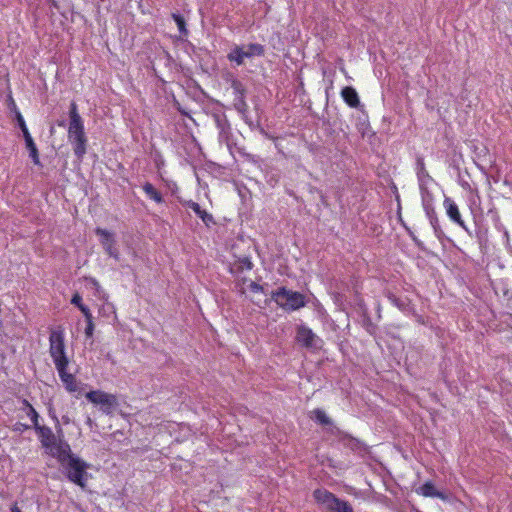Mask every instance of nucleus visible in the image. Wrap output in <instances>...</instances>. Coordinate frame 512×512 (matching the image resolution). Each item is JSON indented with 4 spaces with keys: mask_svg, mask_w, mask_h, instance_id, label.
I'll list each match as a JSON object with an SVG mask.
<instances>
[{
    "mask_svg": "<svg viewBox=\"0 0 512 512\" xmlns=\"http://www.w3.org/2000/svg\"><path fill=\"white\" fill-rule=\"evenodd\" d=\"M443 207L446 211V215L453 223L457 224L463 229H467L465 221L463 220L462 215L460 213L459 207L452 198L445 196L443 201Z\"/></svg>",
    "mask_w": 512,
    "mask_h": 512,
    "instance_id": "7",
    "label": "nucleus"
},
{
    "mask_svg": "<svg viewBox=\"0 0 512 512\" xmlns=\"http://www.w3.org/2000/svg\"><path fill=\"white\" fill-rule=\"evenodd\" d=\"M249 288L253 293H262L263 292V287L254 281H252L250 283Z\"/></svg>",
    "mask_w": 512,
    "mask_h": 512,
    "instance_id": "30",
    "label": "nucleus"
},
{
    "mask_svg": "<svg viewBox=\"0 0 512 512\" xmlns=\"http://www.w3.org/2000/svg\"><path fill=\"white\" fill-rule=\"evenodd\" d=\"M7 105H8V108L13 112V113H16V111H19L17 105H16V102L12 96V94L10 93L8 95V98H7Z\"/></svg>",
    "mask_w": 512,
    "mask_h": 512,
    "instance_id": "28",
    "label": "nucleus"
},
{
    "mask_svg": "<svg viewBox=\"0 0 512 512\" xmlns=\"http://www.w3.org/2000/svg\"><path fill=\"white\" fill-rule=\"evenodd\" d=\"M316 339V335L313 333V331L304 326L301 325L297 329L296 334V341L301 344L302 346L306 348H311L314 346V340Z\"/></svg>",
    "mask_w": 512,
    "mask_h": 512,
    "instance_id": "9",
    "label": "nucleus"
},
{
    "mask_svg": "<svg viewBox=\"0 0 512 512\" xmlns=\"http://www.w3.org/2000/svg\"><path fill=\"white\" fill-rule=\"evenodd\" d=\"M94 323L92 324H86V328H85V335L87 338H91L93 336V333H94Z\"/></svg>",
    "mask_w": 512,
    "mask_h": 512,
    "instance_id": "31",
    "label": "nucleus"
},
{
    "mask_svg": "<svg viewBox=\"0 0 512 512\" xmlns=\"http://www.w3.org/2000/svg\"><path fill=\"white\" fill-rule=\"evenodd\" d=\"M143 191L150 199H152L156 203L163 202V197H162L161 193L151 183H149V182L145 183L143 185Z\"/></svg>",
    "mask_w": 512,
    "mask_h": 512,
    "instance_id": "20",
    "label": "nucleus"
},
{
    "mask_svg": "<svg viewBox=\"0 0 512 512\" xmlns=\"http://www.w3.org/2000/svg\"><path fill=\"white\" fill-rule=\"evenodd\" d=\"M35 430L44 448H51L55 444V435L50 427L37 425Z\"/></svg>",
    "mask_w": 512,
    "mask_h": 512,
    "instance_id": "12",
    "label": "nucleus"
},
{
    "mask_svg": "<svg viewBox=\"0 0 512 512\" xmlns=\"http://www.w3.org/2000/svg\"><path fill=\"white\" fill-rule=\"evenodd\" d=\"M247 58L244 53V46H235L227 55V59L240 66L244 63V59Z\"/></svg>",
    "mask_w": 512,
    "mask_h": 512,
    "instance_id": "17",
    "label": "nucleus"
},
{
    "mask_svg": "<svg viewBox=\"0 0 512 512\" xmlns=\"http://www.w3.org/2000/svg\"><path fill=\"white\" fill-rule=\"evenodd\" d=\"M95 233L100 238V243L104 247L111 243H115L114 235L110 231L103 229V228H96Z\"/></svg>",
    "mask_w": 512,
    "mask_h": 512,
    "instance_id": "18",
    "label": "nucleus"
},
{
    "mask_svg": "<svg viewBox=\"0 0 512 512\" xmlns=\"http://www.w3.org/2000/svg\"><path fill=\"white\" fill-rule=\"evenodd\" d=\"M310 418L321 425H330L331 419L327 416L325 411L321 408H316L311 412Z\"/></svg>",
    "mask_w": 512,
    "mask_h": 512,
    "instance_id": "21",
    "label": "nucleus"
},
{
    "mask_svg": "<svg viewBox=\"0 0 512 512\" xmlns=\"http://www.w3.org/2000/svg\"><path fill=\"white\" fill-rule=\"evenodd\" d=\"M313 498L316 503L322 506L326 511L331 512L336 505L341 504V499L334 495L332 492L318 488L313 491Z\"/></svg>",
    "mask_w": 512,
    "mask_h": 512,
    "instance_id": "6",
    "label": "nucleus"
},
{
    "mask_svg": "<svg viewBox=\"0 0 512 512\" xmlns=\"http://www.w3.org/2000/svg\"><path fill=\"white\" fill-rule=\"evenodd\" d=\"M271 298L278 306L285 310L293 311L305 306V297L303 294L287 290L285 287L273 291Z\"/></svg>",
    "mask_w": 512,
    "mask_h": 512,
    "instance_id": "4",
    "label": "nucleus"
},
{
    "mask_svg": "<svg viewBox=\"0 0 512 512\" xmlns=\"http://www.w3.org/2000/svg\"><path fill=\"white\" fill-rule=\"evenodd\" d=\"M68 140L73 146V151L78 159H82L87 151V137L84 122L78 112L77 104L73 101L69 108Z\"/></svg>",
    "mask_w": 512,
    "mask_h": 512,
    "instance_id": "3",
    "label": "nucleus"
},
{
    "mask_svg": "<svg viewBox=\"0 0 512 512\" xmlns=\"http://www.w3.org/2000/svg\"><path fill=\"white\" fill-rule=\"evenodd\" d=\"M57 460L66 478L71 483L85 490L89 478L87 469L90 465L85 460L73 454L69 445H67L66 448H60L58 450Z\"/></svg>",
    "mask_w": 512,
    "mask_h": 512,
    "instance_id": "2",
    "label": "nucleus"
},
{
    "mask_svg": "<svg viewBox=\"0 0 512 512\" xmlns=\"http://www.w3.org/2000/svg\"><path fill=\"white\" fill-rule=\"evenodd\" d=\"M423 207L430 221V224L434 229V232L437 233L439 230V221L435 208L432 204V197L429 195V193H426V196H423Z\"/></svg>",
    "mask_w": 512,
    "mask_h": 512,
    "instance_id": "10",
    "label": "nucleus"
},
{
    "mask_svg": "<svg viewBox=\"0 0 512 512\" xmlns=\"http://www.w3.org/2000/svg\"><path fill=\"white\" fill-rule=\"evenodd\" d=\"M416 493L423 497L439 498L441 500L447 499L444 493L436 489L432 481H426L423 485L416 489Z\"/></svg>",
    "mask_w": 512,
    "mask_h": 512,
    "instance_id": "13",
    "label": "nucleus"
},
{
    "mask_svg": "<svg viewBox=\"0 0 512 512\" xmlns=\"http://www.w3.org/2000/svg\"><path fill=\"white\" fill-rule=\"evenodd\" d=\"M416 175L421 188L427 180H432V177L426 169L424 158L420 156L416 159Z\"/></svg>",
    "mask_w": 512,
    "mask_h": 512,
    "instance_id": "15",
    "label": "nucleus"
},
{
    "mask_svg": "<svg viewBox=\"0 0 512 512\" xmlns=\"http://www.w3.org/2000/svg\"><path fill=\"white\" fill-rule=\"evenodd\" d=\"M49 355L65 389L69 393L77 392L79 389L78 381L74 374L68 372L70 360L66 353L65 332L61 326L50 330Z\"/></svg>",
    "mask_w": 512,
    "mask_h": 512,
    "instance_id": "1",
    "label": "nucleus"
},
{
    "mask_svg": "<svg viewBox=\"0 0 512 512\" xmlns=\"http://www.w3.org/2000/svg\"><path fill=\"white\" fill-rule=\"evenodd\" d=\"M71 304L75 305L76 307H78V309L81 311V307H87L85 304H83V301H82V296L76 292L72 298H71Z\"/></svg>",
    "mask_w": 512,
    "mask_h": 512,
    "instance_id": "27",
    "label": "nucleus"
},
{
    "mask_svg": "<svg viewBox=\"0 0 512 512\" xmlns=\"http://www.w3.org/2000/svg\"><path fill=\"white\" fill-rule=\"evenodd\" d=\"M104 250L110 257L114 258L115 260L119 259V252L115 247V243L107 245L106 247H104Z\"/></svg>",
    "mask_w": 512,
    "mask_h": 512,
    "instance_id": "26",
    "label": "nucleus"
},
{
    "mask_svg": "<svg viewBox=\"0 0 512 512\" xmlns=\"http://www.w3.org/2000/svg\"><path fill=\"white\" fill-rule=\"evenodd\" d=\"M182 204L191 210L203 221V223L209 228L215 224L214 217L211 213L203 210L197 202L193 200H187L182 202Z\"/></svg>",
    "mask_w": 512,
    "mask_h": 512,
    "instance_id": "8",
    "label": "nucleus"
},
{
    "mask_svg": "<svg viewBox=\"0 0 512 512\" xmlns=\"http://www.w3.org/2000/svg\"><path fill=\"white\" fill-rule=\"evenodd\" d=\"M233 87L235 88V90L240 91L241 84L239 82H237V81H234L233 82Z\"/></svg>",
    "mask_w": 512,
    "mask_h": 512,
    "instance_id": "33",
    "label": "nucleus"
},
{
    "mask_svg": "<svg viewBox=\"0 0 512 512\" xmlns=\"http://www.w3.org/2000/svg\"><path fill=\"white\" fill-rule=\"evenodd\" d=\"M81 312L83 313L86 324H92L93 323V316L90 312V309L88 307H81Z\"/></svg>",
    "mask_w": 512,
    "mask_h": 512,
    "instance_id": "29",
    "label": "nucleus"
},
{
    "mask_svg": "<svg viewBox=\"0 0 512 512\" xmlns=\"http://www.w3.org/2000/svg\"><path fill=\"white\" fill-rule=\"evenodd\" d=\"M252 268L253 263L250 258L241 257L230 264L229 272L236 277H240L245 271H250Z\"/></svg>",
    "mask_w": 512,
    "mask_h": 512,
    "instance_id": "11",
    "label": "nucleus"
},
{
    "mask_svg": "<svg viewBox=\"0 0 512 512\" xmlns=\"http://www.w3.org/2000/svg\"><path fill=\"white\" fill-rule=\"evenodd\" d=\"M244 53L247 58H251L254 56H263L265 53L264 46L258 43H250L246 47H244Z\"/></svg>",
    "mask_w": 512,
    "mask_h": 512,
    "instance_id": "19",
    "label": "nucleus"
},
{
    "mask_svg": "<svg viewBox=\"0 0 512 512\" xmlns=\"http://www.w3.org/2000/svg\"><path fill=\"white\" fill-rule=\"evenodd\" d=\"M410 236L412 238V240L414 241V243L418 246V247H422V243L420 240H418V238L412 233L410 232Z\"/></svg>",
    "mask_w": 512,
    "mask_h": 512,
    "instance_id": "32",
    "label": "nucleus"
},
{
    "mask_svg": "<svg viewBox=\"0 0 512 512\" xmlns=\"http://www.w3.org/2000/svg\"><path fill=\"white\" fill-rule=\"evenodd\" d=\"M15 114V119L18 123V126L19 128L21 129L22 133H23V137L24 136H28L30 134L28 128H27V125H26V122L24 120V117L22 116L21 112L20 111H16Z\"/></svg>",
    "mask_w": 512,
    "mask_h": 512,
    "instance_id": "24",
    "label": "nucleus"
},
{
    "mask_svg": "<svg viewBox=\"0 0 512 512\" xmlns=\"http://www.w3.org/2000/svg\"><path fill=\"white\" fill-rule=\"evenodd\" d=\"M24 140H25L26 148L29 151V156L32 159L33 163L38 166L41 165L40 158H39V151H38V148L31 136V134H29L28 136L27 135L24 136Z\"/></svg>",
    "mask_w": 512,
    "mask_h": 512,
    "instance_id": "16",
    "label": "nucleus"
},
{
    "mask_svg": "<svg viewBox=\"0 0 512 512\" xmlns=\"http://www.w3.org/2000/svg\"><path fill=\"white\" fill-rule=\"evenodd\" d=\"M331 512H354L349 502L342 500L341 504L336 505Z\"/></svg>",
    "mask_w": 512,
    "mask_h": 512,
    "instance_id": "25",
    "label": "nucleus"
},
{
    "mask_svg": "<svg viewBox=\"0 0 512 512\" xmlns=\"http://www.w3.org/2000/svg\"><path fill=\"white\" fill-rule=\"evenodd\" d=\"M23 405L28 409L27 411V416L31 419L33 425H34V428L39 425L38 423V418H39V414L38 412L35 410V408L30 404V402L26 399H24L22 401Z\"/></svg>",
    "mask_w": 512,
    "mask_h": 512,
    "instance_id": "22",
    "label": "nucleus"
},
{
    "mask_svg": "<svg viewBox=\"0 0 512 512\" xmlns=\"http://www.w3.org/2000/svg\"><path fill=\"white\" fill-rule=\"evenodd\" d=\"M86 398L95 405H100L103 412L109 414L117 406V397L101 390L86 393Z\"/></svg>",
    "mask_w": 512,
    "mask_h": 512,
    "instance_id": "5",
    "label": "nucleus"
},
{
    "mask_svg": "<svg viewBox=\"0 0 512 512\" xmlns=\"http://www.w3.org/2000/svg\"><path fill=\"white\" fill-rule=\"evenodd\" d=\"M172 18L173 20L175 21L178 29H179V32L181 35L183 36H187L188 35V30L186 28V21L184 19V17L180 14H177V13H173L172 14Z\"/></svg>",
    "mask_w": 512,
    "mask_h": 512,
    "instance_id": "23",
    "label": "nucleus"
},
{
    "mask_svg": "<svg viewBox=\"0 0 512 512\" xmlns=\"http://www.w3.org/2000/svg\"><path fill=\"white\" fill-rule=\"evenodd\" d=\"M241 105H242L243 107H245V106H246V103H245L243 100H241Z\"/></svg>",
    "mask_w": 512,
    "mask_h": 512,
    "instance_id": "35",
    "label": "nucleus"
},
{
    "mask_svg": "<svg viewBox=\"0 0 512 512\" xmlns=\"http://www.w3.org/2000/svg\"><path fill=\"white\" fill-rule=\"evenodd\" d=\"M341 97L343 101L351 108H357L360 105V98L355 88L352 86H345L341 90Z\"/></svg>",
    "mask_w": 512,
    "mask_h": 512,
    "instance_id": "14",
    "label": "nucleus"
},
{
    "mask_svg": "<svg viewBox=\"0 0 512 512\" xmlns=\"http://www.w3.org/2000/svg\"><path fill=\"white\" fill-rule=\"evenodd\" d=\"M11 512H22L16 504L13 505Z\"/></svg>",
    "mask_w": 512,
    "mask_h": 512,
    "instance_id": "34",
    "label": "nucleus"
}]
</instances>
